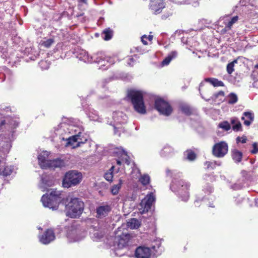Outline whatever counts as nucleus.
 I'll return each instance as SVG.
<instances>
[{
  "instance_id": "nucleus-1",
  "label": "nucleus",
  "mask_w": 258,
  "mask_h": 258,
  "mask_svg": "<svg viewBox=\"0 0 258 258\" xmlns=\"http://www.w3.org/2000/svg\"><path fill=\"white\" fill-rule=\"evenodd\" d=\"M51 180H48L45 178H42L41 182L39 184V188L42 191H47L45 194L41 198V201L45 208L49 209L54 208L57 205L58 201L61 199V192L56 189L47 190V188L53 185Z\"/></svg>"
},
{
  "instance_id": "nucleus-2",
  "label": "nucleus",
  "mask_w": 258,
  "mask_h": 258,
  "mask_svg": "<svg viewBox=\"0 0 258 258\" xmlns=\"http://www.w3.org/2000/svg\"><path fill=\"white\" fill-rule=\"evenodd\" d=\"M114 234L115 242L117 243V248L122 249L130 245L132 236L127 232V229L122 226L117 228L114 232Z\"/></svg>"
},
{
  "instance_id": "nucleus-3",
  "label": "nucleus",
  "mask_w": 258,
  "mask_h": 258,
  "mask_svg": "<svg viewBox=\"0 0 258 258\" xmlns=\"http://www.w3.org/2000/svg\"><path fill=\"white\" fill-rule=\"evenodd\" d=\"M143 95V92L141 91L132 90L128 92V96L131 99L135 110L141 114L146 113Z\"/></svg>"
},
{
  "instance_id": "nucleus-4",
  "label": "nucleus",
  "mask_w": 258,
  "mask_h": 258,
  "mask_svg": "<svg viewBox=\"0 0 258 258\" xmlns=\"http://www.w3.org/2000/svg\"><path fill=\"white\" fill-rule=\"evenodd\" d=\"M63 231H64V235L69 242L79 241L82 237L81 236L82 230L75 222L72 223L69 225L66 226L63 228Z\"/></svg>"
},
{
  "instance_id": "nucleus-5",
  "label": "nucleus",
  "mask_w": 258,
  "mask_h": 258,
  "mask_svg": "<svg viewBox=\"0 0 258 258\" xmlns=\"http://www.w3.org/2000/svg\"><path fill=\"white\" fill-rule=\"evenodd\" d=\"M189 187L190 184L185 180L176 179L173 181L171 188L178 194L183 201H186L189 198Z\"/></svg>"
},
{
  "instance_id": "nucleus-6",
  "label": "nucleus",
  "mask_w": 258,
  "mask_h": 258,
  "mask_svg": "<svg viewBox=\"0 0 258 258\" xmlns=\"http://www.w3.org/2000/svg\"><path fill=\"white\" fill-rule=\"evenodd\" d=\"M82 174L76 170H72L68 172L62 180V186L65 188H69L79 184L82 180Z\"/></svg>"
},
{
  "instance_id": "nucleus-7",
  "label": "nucleus",
  "mask_w": 258,
  "mask_h": 258,
  "mask_svg": "<svg viewBox=\"0 0 258 258\" xmlns=\"http://www.w3.org/2000/svg\"><path fill=\"white\" fill-rule=\"evenodd\" d=\"M66 210H84V203L79 198L69 196L62 200Z\"/></svg>"
},
{
  "instance_id": "nucleus-8",
  "label": "nucleus",
  "mask_w": 258,
  "mask_h": 258,
  "mask_svg": "<svg viewBox=\"0 0 258 258\" xmlns=\"http://www.w3.org/2000/svg\"><path fill=\"white\" fill-rule=\"evenodd\" d=\"M83 56H80V58L85 62L88 63L96 62L99 63L101 62V60L105 61V59H106V61L109 63H113L111 61H109L108 57H105L104 54L102 52H98L93 56H90L88 52L85 51L81 54Z\"/></svg>"
},
{
  "instance_id": "nucleus-9",
  "label": "nucleus",
  "mask_w": 258,
  "mask_h": 258,
  "mask_svg": "<svg viewBox=\"0 0 258 258\" xmlns=\"http://www.w3.org/2000/svg\"><path fill=\"white\" fill-rule=\"evenodd\" d=\"M155 107L159 112L166 116L169 115L172 111V109L169 103L162 99L156 100Z\"/></svg>"
},
{
  "instance_id": "nucleus-10",
  "label": "nucleus",
  "mask_w": 258,
  "mask_h": 258,
  "mask_svg": "<svg viewBox=\"0 0 258 258\" xmlns=\"http://www.w3.org/2000/svg\"><path fill=\"white\" fill-rule=\"evenodd\" d=\"M228 145L224 142L215 144L213 147V154L217 157H223L228 152Z\"/></svg>"
},
{
  "instance_id": "nucleus-11",
  "label": "nucleus",
  "mask_w": 258,
  "mask_h": 258,
  "mask_svg": "<svg viewBox=\"0 0 258 258\" xmlns=\"http://www.w3.org/2000/svg\"><path fill=\"white\" fill-rule=\"evenodd\" d=\"M55 239L54 232L51 228L47 229L44 231L43 234L39 235V240L40 243L46 245L50 243Z\"/></svg>"
},
{
  "instance_id": "nucleus-12",
  "label": "nucleus",
  "mask_w": 258,
  "mask_h": 258,
  "mask_svg": "<svg viewBox=\"0 0 258 258\" xmlns=\"http://www.w3.org/2000/svg\"><path fill=\"white\" fill-rule=\"evenodd\" d=\"M81 132L80 130L76 135H73L72 137H69L67 138L68 141L67 146H72L73 148H75L81 146V144H84L85 142L83 141L82 139L80 138Z\"/></svg>"
},
{
  "instance_id": "nucleus-13",
  "label": "nucleus",
  "mask_w": 258,
  "mask_h": 258,
  "mask_svg": "<svg viewBox=\"0 0 258 258\" xmlns=\"http://www.w3.org/2000/svg\"><path fill=\"white\" fill-rule=\"evenodd\" d=\"M76 127L72 125H68L66 123H60L57 128L55 130L56 134L59 135H63V134H66L67 133L73 134L74 133H77Z\"/></svg>"
},
{
  "instance_id": "nucleus-14",
  "label": "nucleus",
  "mask_w": 258,
  "mask_h": 258,
  "mask_svg": "<svg viewBox=\"0 0 258 258\" xmlns=\"http://www.w3.org/2000/svg\"><path fill=\"white\" fill-rule=\"evenodd\" d=\"M151 254V249L148 247L140 246L135 251L136 258H150Z\"/></svg>"
},
{
  "instance_id": "nucleus-15",
  "label": "nucleus",
  "mask_w": 258,
  "mask_h": 258,
  "mask_svg": "<svg viewBox=\"0 0 258 258\" xmlns=\"http://www.w3.org/2000/svg\"><path fill=\"white\" fill-rule=\"evenodd\" d=\"M155 201V197L153 192L148 194L141 202V206L144 210H149L151 209L152 205Z\"/></svg>"
},
{
  "instance_id": "nucleus-16",
  "label": "nucleus",
  "mask_w": 258,
  "mask_h": 258,
  "mask_svg": "<svg viewBox=\"0 0 258 258\" xmlns=\"http://www.w3.org/2000/svg\"><path fill=\"white\" fill-rule=\"evenodd\" d=\"M165 8V3L163 0H151L150 9L153 13L157 14L161 13L162 9Z\"/></svg>"
},
{
  "instance_id": "nucleus-17",
  "label": "nucleus",
  "mask_w": 258,
  "mask_h": 258,
  "mask_svg": "<svg viewBox=\"0 0 258 258\" xmlns=\"http://www.w3.org/2000/svg\"><path fill=\"white\" fill-rule=\"evenodd\" d=\"M115 156L118 157L119 159L116 160L117 165H121L122 161H125L127 164H129L128 156L127 153L121 148H116L113 152Z\"/></svg>"
},
{
  "instance_id": "nucleus-18",
  "label": "nucleus",
  "mask_w": 258,
  "mask_h": 258,
  "mask_svg": "<svg viewBox=\"0 0 258 258\" xmlns=\"http://www.w3.org/2000/svg\"><path fill=\"white\" fill-rule=\"evenodd\" d=\"M49 153L47 151H43L38 156L39 164L41 168H46L48 167L47 163L50 160L48 158Z\"/></svg>"
},
{
  "instance_id": "nucleus-19",
  "label": "nucleus",
  "mask_w": 258,
  "mask_h": 258,
  "mask_svg": "<svg viewBox=\"0 0 258 258\" xmlns=\"http://www.w3.org/2000/svg\"><path fill=\"white\" fill-rule=\"evenodd\" d=\"M241 119L244 120V124L249 126L254 120V114L251 112H244Z\"/></svg>"
},
{
  "instance_id": "nucleus-20",
  "label": "nucleus",
  "mask_w": 258,
  "mask_h": 258,
  "mask_svg": "<svg viewBox=\"0 0 258 258\" xmlns=\"http://www.w3.org/2000/svg\"><path fill=\"white\" fill-rule=\"evenodd\" d=\"M48 167L47 168H57V167H61L64 165V162L62 160L57 159L49 161V162L47 163Z\"/></svg>"
},
{
  "instance_id": "nucleus-21",
  "label": "nucleus",
  "mask_w": 258,
  "mask_h": 258,
  "mask_svg": "<svg viewBox=\"0 0 258 258\" xmlns=\"http://www.w3.org/2000/svg\"><path fill=\"white\" fill-rule=\"evenodd\" d=\"M230 122L232 125V129L235 131H239L241 130V124L236 117H232L230 119Z\"/></svg>"
},
{
  "instance_id": "nucleus-22",
  "label": "nucleus",
  "mask_w": 258,
  "mask_h": 258,
  "mask_svg": "<svg viewBox=\"0 0 258 258\" xmlns=\"http://www.w3.org/2000/svg\"><path fill=\"white\" fill-rule=\"evenodd\" d=\"M140 222L135 218L130 219V222H127V227L132 229H137L140 227Z\"/></svg>"
},
{
  "instance_id": "nucleus-23",
  "label": "nucleus",
  "mask_w": 258,
  "mask_h": 258,
  "mask_svg": "<svg viewBox=\"0 0 258 258\" xmlns=\"http://www.w3.org/2000/svg\"><path fill=\"white\" fill-rule=\"evenodd\" d=\"M13 168L11 166H6L0 168V174L5 176L10 175L13 172Z\"/></svg>"
},
{
  "instance_id": "nucleus-24",
  "label": "nucleus",
  "mask_w": 258,
  "mask_h": 258,
  "mask_svg": "<svg viewBox=\"0 0 258 258\" xmlns=\"http://www.w3.org/2000/svg\"><path fill=\"white\" fill-rule=\"evenodd\" d=\"M177 55V53L176 51H172L168 56H167L162 61V65L165 66L168 65L171 60L175 58L176 56Z\"/></svg>"
},
{
  "instance_id": "nucleus-25",
  "label": "nucleus",
  "mask_w": 258,
  "mask_h": 258,
  "mask_svg": "<svg viewBox=\"0 0 258 258\" xmlns=\"http://www.w3.org/2000/svg\"><path fill=\"white\" fill-rule=\"evenodd\" d=\"M206 82H209L215 87L224 86V83L220 81H219L216 78H207L205 79Z\"/></svg>"
},
{
  "instance_id": "nucleus-26",
  "label": "nucleus",
  "mask_w": 258,
  "mask_h": 258,
  "mask_svg": "<svg viewBox=\"0 0 258 258\" xmlns=\"http://www.w3.org/2000/svg\"><path fill=\"white\" fill-rule=\"evenodd\" d=\"M242 153L237 150H234L232 152L233 159L236 162H239L242 158Z\"/></svg>"
},
{
  "instance_id": "nucleus-27",
  "label": "nucleus",
  "mask_w": 258,
  "mask_h": 258,
  "mask_svg": "<svg viewBox=\"0 0 258 258\" xmlns=\"http://www.w3.org/2000/svg\"><path fill=\"white\" fill-rule=\"evenodd\" d=\"M114 167V166H112L110 169H109L105 174L104 175V177L105 179L109 181L112 182V178H113V171Z\"/></svg>"
},
{
  "instance_id": "nucleus-28",
  "label": "nucleus",
  "mask_w": 258,
  "mask_h": 258,
  "mask_svg": "<svg viewBox=\"0 0 258 258\" xmlns=\"http://www.w3.org/2000/svg\"><path fill=\"white\" fill-rule=\"evenodd\" d=\"M82 211H67L66 215L67 216L71 217V218H77L81 214Z\"/></svg>"
},
{
  "instance_id": "nucleus-29",
  "label": "nucleus",
  "mask_w": 258,
  "mask_h": 258,
  "mask_svg": "<svg viewBox=\"0 0 258 258\" xmlns=\"http://www.w3.org/2000/svg\"><path fill=\"white\" fill-rule=\"evenodd\" d=\"M122 183V180L119 179V183L117 184L114 185L111 189L112 194L114 195H117L120 189L121 184Z\"/></svg>"
},
{
  "instance_id": "nucleus-30",
  "label": "nucleus",
  "mask_w": 258,
  "mask_h": 258,
  "mask_svg": "<svg viewBox=\"0 0 258 258\" xmlns=\"http://www.w3.org/2000/svg\"><path fill=\"white\" fill-rule=\"evenodd\" d=\"M112 36V31L110 29H106L104 30L102 33V38L105 40H108L111 38Z\"/></svg>"
},
{
  "instance_id": "nucleus-31",
  "label": "nucleus",
  "mask_w": 258,
  "mask_h": 258,
  "mask_svg": "<svg viewBox=\"0 0 258 258\" xmlns=\"http://www.w3.org/2000/svg\"><path fill=\"white\" fill-rule=\"evenodd\" d=\"M54 41L53 38H49L46 40H42L40 42V44L46 48H49L53 44Z\"/></svg>"
},
{
  "instance_id": "nucleus-32",
  "label": "nucleus",
  "mask_w": 258,
  "mask_h": 258,
  "mask_svg": "<svg viewBox=\"0 0 258 258\" xmlns=\"http://www.w3.org/2000/svg\"><path fill=\"white\" fill-rule=\"evenodd\" d=\"M184 156L189 161L194 160L196 157L195 153L190 150H187L186 152H185Z\"/></svg>"
},
{
  "instance_id": "nucleus-33",
  "label": "nucleus",
  "mask_w": 258,
  "mask_h": 258,
  "mask_svg": "<svg viewBox=\"0 0 258 258\" xmlns=\"http://www.w3.org/2000/svg\"><path fill=\"white\" fill-rule=\"evenodd\" d=\"M238 97L235 94L232 93L228 95V103L233 104L236 103Z\"/></svg>"
},
{
  "instance_id": "nucleus-34",
  "label": "nucleus",
  "mask_w": 258,
  "mask_h": 258,
  "mask_svg": "<svg viewBox=\"0 0 258 258\" xmlns=\"http://www.w3.org/2000/svg\"><path fill=\"white\" fill-rule=\"evenodd\" d=\"M238 20V16L233 17L230 21L225 23L226 27L228 29H230L232 25L235 23Z\"/></svg>"
},
{
  "instance_id": "nucleus-35",
  "label": "nucleus",
  "mask_w": 258,
  "mask_h": 258,
  "mask_svg": "<svg viewBox=\"0 0 258 258\" xmlns=\"http://www.w3.org/2000/svg\"><path fill=\"white\" fill-rule=\"evenodd\" d=\"M150 177L148 175L144 174L140 178V181L143 184V185H147L150 182Z\"/></svg>"
},
{
  "instance_id": "nucleus-36",
  "label": "nucleus",
  "mask_w": 258,
  "mask_h": 258,
  "mask_svg": "<svg viewBox=\"0 0 258 258\" xmlns=\"http://www.w3.org/2000/svg\"><path fill=\"white\" fill-rule=\"evenodd\" d=\"M237 63V60H235L228 63L227 66V71L229 74H231L234 71V64Z\"/></svg>"
},
{
  "instance_id": "nucleus-37",
  "label": "nucleus",
  "mask_w": 258,
  "mask_h": 258,
  "mask_svg": "<svg viewBox=\"0 0 258 258\" xmlns=\"http://www.w3.org/2000/svg\"><path fill=\"white\" fill-rule=\"evenodd\" d=\"M205 164L206 166H207V168L208 169H214L216 167L217 165L220 166L221 163H219L217 164L216 162L209 161L206 162Z\"/></svg>"
},
{
  "instance_id": "nucleus-38",
  "label": "nucleus",
  "mask_w": 258,
  "mask_h": 258,
  "mask_svg": "<svg viewBox=\"0 0 258 258\" xmlns=\"http://www.w3.org/2000/svg\"><path fill=\"white\" fill-rule=\"evenodd\" d=\"M219 127L225 131L230 129V125L228 121H223L219 124Z\"/></svg>"
},
{
  "instance_id": "nucleus-39",
  "label": "nucleus",
  "mask_w": 258,
  "mask_h": 258,
  "mask_svg": "<svg viewBox=\"0 0 258 258\" xmlns=\"http://www.w3.org/2000/svg\"><path fill=\"white\" fill-rule=\"evenodd\" d=\"M171 149L169 147H166L162 150L161 154L162 156H166L171 152Z\"/></svg>"
},
{
  "instance_id": "nucleus-40",
  "label": "nucleus",
  "mask_w": 258,
  "mask_h": 258,
  "mask_svg": "<svg viewBox=\"0 0 258 258\" xmlns=\"http://www.w3.org/2000/svg\"><path fill=\"white\" fill-rule=\"evenodd\" d=\"M253 149L251 151L252 154H256L258 153V144L257 143H254L252 144Z\"/></svg>"
},
{
  "instance_id": "nucleus-41",
  "label": "nucleus",
  "mask_w": 258,
  "mask_h": 258,
  "mask_svg": "<svg viewBox=\"0 0 258 258\" xmlns=\"http://www.w3.org/2000/svg\"><path fill=\"white\" fill-rule=\"evenodd\" d=\"M96 212H97L96 217H98V218H100L101 217V215L107 214V213H106V212H108V211H96Z\"/></svg>"
},
{
  "instance_id": "nucleus-42",
  "label": "nucleus",
  "mask_w": 258,
  "mask_h": 258,
  "mask_svg": "<svg viewBox=\"0 0 258 258\" xmlns=\"http://www.w3.org/2000/svg\"><path fill=\"white\" fill-rule=\"evenodd\" d=\"M237 142H241L242 143H245L247 141L246 137L245 136H243L242 137H238L236 139Z\"/></svg>"
},
{
  "instance_id": "nucleus-43",
  "label": "nucleus",
  "mask_w": 258,
  "mask_h": 258,
  "mask_svg": "<svg viewBox=\"0 0 258 258\" xmlns=\"http://www.w3.org/2000/svg\"><path fill=\"white\" fill-rule=\"evenodd\" d=\"M182 111L185 114H188L190 113V109L187 106H182L181 107Z\"/></svg>"
},
{
  "instance_id": "nucleus-44",
  "label": "nucleus",
  "mask_w": 258,
  "mask_h": 258,
  "mask_svg": "<svg viewBox=\"0 0 258 258\" xmlns=\"http://www.w3.org/2000/svg\"><path fill=\"white\" fill-rule=\"evenodd\" d=\"M197 1H196L195 0H190V1H188V2L186 3L188 4H192L194 6H196L197 5Z\"/></svg>"
},
{
  "instance_id": "nucleus-45",
  "label": "nucleus",
  "mask_w": 258,
  "mask_h": 258,
  "mask_svg": "<svg viewBox=\"0 0 258 258\" xmlns=\"http://www.w3.org/2000/svg\"><path fill=\"white\" fill-rule=\"evenodd\" d=\"M145 39H147V36L146 35L142 36L141 38V41L144 45H147L148 43Z\"/></svg>"
},
{
  "instance_id": "nucleus-46",
  "label": "nucleus",
  "mask_w": 258,
  "mask_h": 258,
  "mask_svg": "<svg viewBox=\"0 0 258 258\" xmlns=\"http://www.w3.org/2000/svg\"><path fill=\"white\" fill-rule=\"evenodd\" d=\"M224 92L223 91H220L216 95V97H217L218 96H224Z\"/></svg>"
},
{
  "instance_id": "nucleus-47",
  "label": "nucleus",
  "mask_w": 258,
  "mask_h": 258,
  "mask_svg": "<svg viewBox=\"0 0 258 258\" xmlns=\"http://www.w3.org/2000/svg\"><path fill=\"white\" fill-rule=\"evenodd\" d=\"M153 36L152 35H149L148 37H147V39H148L149 41H151L153 39Z\"/></svg>"
},
{
  "instance_id": "nucleus-48",
  "label": "nucleus",
  "mask_w": 258,
  "mask_h": 258,
  "mask_svg": "<svg viewBox=\"0 0 258 258\" xmlns=\"http://www.w3.org/2000/svg\"><path fill=\"white\" fill-rule=\"evenodd\" d=\"M45 63V61H41V62H40V66H41V67H42L43 64L44 63Z\"/></svg>"
},
{
  "instance_id": "nucleus-49",
  "label": "nucleus",
  "mask_w": 258,
  "mask_h": 258,
  "mask_svg": "<svg viewBox=\"0 0 258 258\" xmlns=\"http://www.w3.org/2000/svg\"><path fill=\"white\" fill-rule=\"evenodd\" d=\"M147 212H148V211H142L140 212V213H141V214H144L146 213Z\"/></svg>"
},
{
  "instance_id": "nucleus-50",
  "label": "nucleus",
  "mask_w": 258,
  "mask_h": 258,
  "mask_svg": "<svg viewBox=\"0 0 258 258\" xmlns=\"http://www.w3.org/2000/svg\"><path fill=\"white\" fill-rule=\"evenodd\" d=\"M87 0H80V2L85 3V4L87 3Z\"/></svg>"
},
{
  "instance_id": "nucleus-51",
  "label": "nucleus",
  "mask_w": 258,
  "mask_h": 258,
  "mask_svg": "<svg viewBox=\"0 0 258 258\" xmlns=\"http://www.w3.org/2000/svg\"><path fill=\"white\" fill-rule=\"evenodd\" d=\"M96 210H104V209H103V208L102 207H100L98 208H97Z\"/></svg>"
},
{
  "instance_id": "nucleus-52",
  "label": "nucleus",
  "mask_w": 258,
  "mask_h": 258,
  "mask_svg": "<svg viewBox=\"0 0 258 258\" xmlns=\"http://www.w3.org/2000/svg\"><path fill=\"white\" fill-rule=\"evenodd\" d=\"M255 68L258 69V64L255 66Z\"/></svg>"
},
{
  "instance_id": "nucleus-53",
  "label": "nucleus",
  "mask_w": 258,
  "mask_h": 258,
  "mask_svg": "<svg viewBox=\"0 0 258 258\" xmlns=\"http://www.w3.org/2000/svg\"><path fill=\"white\" fill-rule=\"evenodd\" d=\"M38 229H39V230H42V228H41L40 227H38Z\"/></svg>"
},
{
  "instance_id": "nucleus-54",
  "label": "nucleus",
  "mask_w": 258,
  "mask_h": 258,
  "mask_svg": "<svg viewBox=\"0 0 258 258\" xmlns=\"http://www.w3.org/2000/svg\"><path fill=\"white\" fill-rule=\"evenodd\" d=\"M119 116H122V113H119Z\"/></svg>"
},
{
  "instance_id": "nucleus-55",
  "label": "nucleus",
  "mask_w": 258,
  "mask_h": 258,
  "mask_svg": "<svg viewBox=\"0 0 258 258\" xmlns=\"http://www.w3.org/2000/svg\"><path fill=\"white\" fill-rule=\"evenodd\" d=\"M116 114V113H115V114H114V115H113V117H114V118L115 117V115Z\"/></svg>"
},
{
  "instance_id": "nucleus-56",
  "label": "nucleus",
  "mask_w": 258,
  "mask_h": 258,
  "mask_svg": "<svg viewBox=\"0 0 258 258\" xmlns=\"http://www.w3.org/2000/svg\"><path fill=\"white\" fill-rule=\"evenodd\" d=\"M130 60L131 61H133V59L132 58H130Z\"/></svg>"
},
{
  "instance_id": "nucleus-57",
  "label": "nucleus",
  "mask_w": 258,
  "mask_h": 258,
  "mask_svg": "<svg viewBox=\"0 0 258 258\" xmlns=\"http://www.w3.org/2000/svg\"><path fill=\"white\" fill-rule=\"evenodd\" d=\"M62 140H65L64 138V137H62Z\"/></svg>"
}]
</instances>
